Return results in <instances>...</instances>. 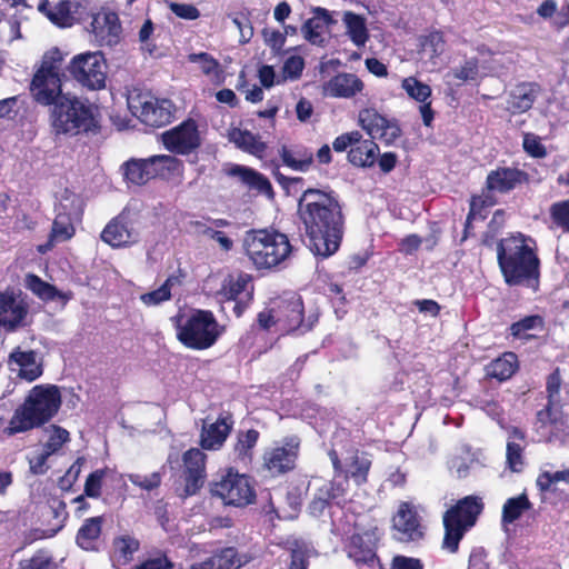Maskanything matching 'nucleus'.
<instances>
[{
    "label": "nucleus",
    "mask_w": 569,
    "mask_h": 569,
    "mask_svg": "<svg viewBox=\"0 0 569 569\" xmlns=\"http://www.w3.org/2000/svg\"><path fill=\"white\" fill-rule=\"evenodd\" d=\"M223 290L226 292V296L244 300V298L250 297L253 290L252 278L250 274L244 272L230 274L226 279Z\"/></svg>",
    "instance_id": "72a5a7b5"
},
{
    "label": "nucleus",
    "mask_w": 569,
    "mask_h": 569,
    "mask_svg": "<svg viewBox=\"0 0 569 569\" xmlns=\"http://www.w3.org/2000/svg\"><path fill=\"white\" fill-rule=\"evenodd\" d=\"M62 60L61 51L56 48L42 57L30 84L31 96L38 103L52 107L66 94L61 89Z\"/></svg>",
    "instance_id": "423d86ee"
},
{
    "label": "nucleus",
    "mask_w": 569,
    "mask_h": 569,
    "mask_svg": "<svg viewBox=\"0 0 569 569\" xmlns=\"http://www.w3.org/2000/svg\"><path fill=\"white\" fill-rule=\"evenodd\" d=\"M229 140L242 151L259 158H262L267 148L266 143L261 141V138L258 134H253L248 130H241L238 128H234L229 132Z\"/></svg>",
    "instance_id": "7c9ffc66"
},
{
    "label": "nucleus",
    "mask_w": 569,
    "mask_h": 569,
    "mask_svg": "<svg viewBox=\"0 0 569 569\" xmlns=\"http://www.w3.org/2000/svg\"><path fill=\"white\" fill-rule=\"evenodd\" d=\"M223 328L218 322H177V338L190 349L203 350L211 347Z\"/></svg>",
    "instance_id": "f8f14e48"
},
{
    "label": "nucleus",
    "mask_w": 569,
    "mask_h": 569,
    "mask_svg": "<svg viewBox=\"0 0 569 569\" xmlns=\"http://www.w3.org/2000/svg\"><path fill=\"white\" fill-rule=\"evenodd\" d=\"M24 284L29 290L42 299H53L56 296V288L44 282L36 274H27Z\"/></svg>",
    "instance_id": "3c124183"
},
{
    "label": "nucleus",
    "mask_w": 569,
    "mask_h": 569,
    "mask_svg": "<svg viewBox=\"0 0 569 569\" xmlns=\"http://www.w3.org/2000/svg\"><path fill=\"white\" fill-rule=\"evenodd\" d=\"M530 508L531 503L525 493L507 499L502 507V523L507 525L515 522Z\"/></svg>",
    "instance_id": "58836bf2"
},
{
    "label": "nucleus",
    "mask_w": 569,
    "mask_h": 569,
    "mask_svg": "<svg viewBox=\"0 0 569 569\" xmlns=\"http://www.w3.org/2000/svg\"><path fill=\"white\" fill-rule=\"evenodd\" d=\"M530 177L526 171L512 167H502L489 172L486 179L488 191L506 193L517 187L529 183Z\"/></svg>",
    "instance_id": "aec40b11"
},
{
    "label": "nucleus",
    "mask_w": 569,
    "mask_h": 569,
    "mask_svg": "<svg viewBox=\"0 0 569 569\" xmlns=\"http://www.w3.org/2000/svg\"><path fill=\"white\" fill-rule=\"evenodd\" d=\"M262 37L267 46L274 52H279L286 42V36L278 30L267 29L262 30Z\"/></svg>",
    "instance_id": "69168bd1"
},
{
    "label": "nucleus",
    "mask_w": 569,
    "mask_h": 569,
    "mask_svg": "<svg viewBox=\"0 0 569 569\" xmlns=\"http://www.w3.org/2000/svg\"><path fill=\"white\" fill-rule=\"evenodd\" d=\"M376 529L353 533L346 546L348 557L356 563H372L376 559Z\"/></svg>",
    "instance_id": "412c9836"
},
{
    "label": "nucleus",
    "mask_w": 569,
    "mask_h": 569,
    "mask_svg": "<svg viewBox=\"0 0 569 569\" xmlns=\"http://www.w3.org/2000/svg\"><path fill=\"white\" fill-rule=\"evenodd\" d=\"M162 142L171 152L188 154L201 144L196 121L189 119L162 133Z\"/></svg>",
    "instance_id": "2eb2a0df"
},
{
    "label": "nucleus",
    "mask_w": 569,
    "mask_h": 569,
    "mask_svg": "<svg viewBox=\"0 0 569 569\" xmlns=\"http://www.w3.org/2000/svg\"><path fill=\"white\" fill-rule=\"evenodd\" d=\"M298 213L310 250L323 258L333 254L343 234V217L338 201L321 190L308 189L299 199Z\"/></svg>",
    "instance_id": "f257e3e1"
},
{
    "label": "nucleus",
    "mask_w": 569,
    "mask_h": 569,
    "mask_svg": "<svg viewBox=\"0 0 569 569\" xmlns=\"http://www.w3.org/2000/svg\"><path fill=\"white\" fill-rule=\"evenodd\" d=\"M305 61L299 56L289 57L283 64V73L287 78L297 79L302 73Z\"/></svg>",
    "instance_id": "0e129e2a"
},
{
    "label": "nucleus",
    "mask_w": 569,
    "mask_h": 569,
    "mask_svg": "<svg viewBox=\"0 0 569 569\" xmlns=\"http://www.w3.org/2000/svg\"><path fill=\"white\" fill-rule=\"evenodd\" d=\"M49 437L47 442L43 446V449L48 451V453L54 455L57 453L62 446L70 440L69 432L56 425L50 426L46 429Z\"/></svg>",
    "instance_id": "de8ad7c7"
},
{
    "label": "nucleus",
    "mask_w": 569,
    "mask_h": 569,
    "mask_svg": "<svg viewBox=\"0 0 569 569\" xmlns=\"http://www.w3.org/2000/svg\"><path fill=\"white\" fill-rule=\"evenodd\" d=\"M127 478L132 485L140 489L151 491L160 486L162 475L158 471L150 475L129 473Z\"/></svg>",
    "instance_id": "603ef678"
},
{
    "label": "nucleus",
    "mask_w": 569,
    "mask_h": 569,
    "mask_svg": "<svg viewBox=\"0 0 569 569\" xmlns=\"http://www.w3.org/2000/svg\"><path fill=\"white\" fill-rule=\"evenodd\" d=\"M300 441L298 437L291 436L281 445L268 448L263 453V467L271 476L282 475L295 468L299 452Z\"/></svg>",
    "instance_id": "ddd939ff"
},
{
    "label": "nucleus",
    "mask_w": 569,
    "mask_h": 569,
    "mask_svg": "<svg viewBox=\"0 0 569 569\" xmlns=\"http://www.w3.org/2000/svg\"><path fill=\"white\" fill-rule=\"evenodd\" d=\"M101 239L113 248L137 243L140 239L137 216L129 210H123L104 227Z\"/></svg>",
    "instance_id": "9b49d317"
},
{
    "label": "nucleus",
    "mask_w": 569,
    "mask_h": 569,
    "mask_svg": "<svg viewBox=\"0 0 569 569\" xmlns=\"http://www.w3.org/2000/svg\"><path fill=\"white\" fill-rule=\"evenodd\" d=\"M363 89V82L353 73H339L322 86V94L332 98H352Z\"/></svg>",
    "instance_id": "5701e85b"
},
{
    "label": "nucleus",
    "mask_w": 569,
    "mask_h": 569,
    "mask_svg": "<svg viewBox=\"0 0 569 569\" xmlns=\"http://www.w3.org/2000/svg\"><path fill=\"white\" fill-rule=\"evenodd\" d=\"M49 120L56 136H77L96 126L92 106L69 92L50 108Z\"/></svg>",
    "instance_id": "20e7f679"
},
{
    "label": "nucleus",
    "mask_w": 569,
    "mask_h": 569,
    "mask_svg": "<svg viewBox=\"0 0 569 569\" xmlns=\"http://www.w3.org/2000/svg\"><path fill=\"white\" fill-rule=\"evenodd\" d=\"M91 31L94 41L101 47H113L122 38V27L118 14L107 9H102L93 16Z\"/></svg>",
    "instance_id": "a211bd4d"
},
{
    "label": "nucleus",
    "mask_w": 569,
    "mask_h": 569,
    "mask_svg": "<svg viewBox=\"0 0 569 569\" xmlns=\"http://www.w3.org/2000/svg\"><path fill=\"white\" fill-rule=\"evenodd\" d=\"M28 315V303L21 293L11 290L0 292V317L4 320H23Z\"/></svg>",
    "instance_id": "cd10ccee"
},
{
    "label": "nucleus",
    "mask_w": 569,
    "mask_h": 569,
    "mask_svg": "<svg viewBox=\"0 0 569 569\" xmlns=\"http://www.w3.org/2000/svg\"><path fill=\"white\" fill-rule=\"evenodd\" d=\"M523 449L525 445L507 440L506 463L512 472H520L525 467Z\"/></svg>",
    "instance_id": "49530a36"
},
{
    "label": "nucleus",
    "mask_w": 569,
    "mask_h": 569,
    "mask_svg": "<svg viewBox=\"0 0 569 569\" xmlns=\"http://www.w3.org/2000/svg\"><path fill=\"white\" fill-rule=\"evenodd\" d=\"M152 170L149 168L147 159H133L124 164V177L129 182L141 186L154 178Z\"/></svg>",
    "instance_id": "e433bc0d"
},
{
    "label": "nucleus",
    "mask_w": 569,
    "mask_h": 569,
    "mask_svg": "<svg viewBox=\"0 0 569 569\" xmlns=\"http://www.w3.org/2000/svg\"><path fill=\"white\" fill-rule=\"evenodd\" d=\"M523 149L525 151L535 158H545L547 154L546 148L540 142L538 136L533 133H526L523 136Z\"/></svg>",
    "instance_id": "bf43d9fd"
},
{
    "label": "nucleus",
    "mask_w": 569,
    "mask_h": 569,
    "mask_svg": "<svg viewBox=\"0 0 569 569\" xmlns=\"http://www.w3.org/2000/svg\"><path fill=\"white\" fill-rule=\"evenodd\" d=\"M497 258L509 286L538 288L540 261L522 236L501 239L497 246Z\"/></svg>",
    "instance_id": "f03ea898"
},
{
    "label": "nucleus",
    "mask_w": 569,
    "mask_h": 569,
    "mask_svg": "<svg viewBox=\"0 0 569 569\" xmlns=\"http://www.w3.org/2000/svg\"><path fill=\"white\" fill-rule=\"evenodd\" d=\"M233 421L231 417H220L216 422L203 425L200 436V445L204 450H219L229 436Z\"/></svg>",
    "instance_id": "393cba45"
},
{
    "label": "nucleus",
    "mask_w": 569,
    "mask_h": 569,
    "mask_svg": "<svg viewBox=\"0 0 569 569\" xmlns=\"http://www.w3.org/2000/svg\"><path fill=\"white\" fill-rule=\"evenodd\" d=\"M213 496L219 497L226 505L243 507L254 500V490L247 476L229 470L211 486Z\"/></svg>",
    "instance_id": "9d476101"
},
{
    "label": "nucleus",
    "mask_w": 569,
    "mask_h": 569,
    "mask_svg": "<svg viewBox=\"0 0 569 569\" xmlns=\"http://www.w3.org/2000/svg\"><path fill=\"white\" fill-rule=\"evenodd\" d=\"M395 538L401 542H416L423 538L425 526L413 506L402 502L393 517Z\"/></svg>",
    "instance_id": "dca6fc26"
},
{
    "label": "nucleus",
    "mask_w": 569,
    "mask_h": 569,
    "mask_svg": "<svg viewBox=\"0 0 569 569\" xmlns=\"http://www.w3.org/2000/svg\"><path fill=\"white\" fill-rule=\"evenodd\" d=\"M482 509L483 503L480 498L468 496L447 510L443 516L445 537L442 548L451 553L456 552L465 532L476 523Z\"/></svg>",
    "instance_id": "0eeeda50"
},
{
    "label": "nucleus",
    "mask_w": 569,
    "mask_h": 569,
    "mask_svg": "<svg viewBox=\"0 0 569 569\" xmlns=\"http://www.w3.org/2000/svg\"><path fill=\"white\" fill-rule=\"evenodd\" d=\"M73 233L74 228L71 223L70 217L64 213H58L52 224L50 242L44 247L41 246L39 250L44 252L46 249L52 247V241H66L70 239Z\"/></svg>",
    "instance_id": "a19ab883"
},
{
    "label": "nucleus",
    "mask_w": 569,
    "mask_h": 569,
    "mask_svg": "<svg viewBox=\"0 0 569 569\" xmlns=\"http://www.w3.org/2000/svg\"><path fill=\"white\" fill-rule=\"evenodd\" d=\"M181 281L176 276H170L167 280L156 290L141 295L140 299L146 306H158L163 301L171 298L173 288L179 287Z\"/></svg>",
    "instance_id": "ea45409f"
},
{
    "label": "nucleus",
    "mask_w": 569,
    "mask_h": 569,
    "mask_svg": "<svg viewBox=\"0 0 569 569\" xmlns=\"http://www.w3.org/2000/svg\"><path fill=\"white\" fill-rule=\"evenodd\" d=\"M539 93V86L536 83H521L510 93L508 104L513 113H521L529 110Z\"/></svg>",
    "instance_id": "c756f323"
},
{
    "label": "nucleus",
    "mask_w": 569,
    "mask_h": 569,
    "mask_svg": "<svg viewBox=\"0 0 569 569\" xmlns=\"http://www.w3.org/2000/svg\"><path fill=\"white\" fill-rule=\"evenodd\" d=\"M310 551L306 548H296L291 552L289 569H308Z\"/></svg>",
    "instance_id": "774afa93"
},
{
    "label": "nucleus",
    "mask_w": 569,
    "mask_h": 569,
    "mask_svg": "<svg viewBox=\"0 0 569 569\" xmlns=\"http://www.w3.org/2000/svg\"><path fill=\"white\" fill-rule=\"evenodd\" d=\"M553 222L569 232V200L556 202L550 208Z\"/></svg>",
    "instance_id": "864d4df0"
},
{
    "label": "nucleus",
    "mask_w": 569,
    "mask_h": 569,
    "mask_svg": "<svg viewBox=\"0 0 569 569\" xmlns=\"http://www.w3.org/2000/svg\"><path fill=\"white\" fill-rule=\"evenodd\" d=\"M420 47L422 53L430 59H436L445 52L446 41L442 32L432 31L428 36L420 38Z\"/></svg>",
    "instance_id": "c03bdc74"
},
{
    "label": "nucleus",
    "mask_w": 569,
    "mask_h": 569,
    "mask_svg": "<svg viewBox=\"0 0 569 569\" xmlns=\"http://www.w3.org/2000/svg\"><path fill=\"white\" fill-rule=\"evenodd\" d=\"M61 406V395L57 386H34L24 402L14 410L3 435L11 437L29 431L49 421Z\"/></svg>",
    "instance_id": "7ed1b4c3"
},
{
    "label": "nucleus",
    "mask_w": 569,
    "mask_h": 569,
    "mask_svg": "<svg viewBox=\"0 0 569 569\" xmlns=\"http://www.w3.org/2000/svg\"><path fill=\"white\" fill-rule=\"evenodd\" d=\"M106 473L104 469H98L88 476L84 483L86 496L90 498H98L101 495V486Z\"/></svg>",
    "instance_id": "6e6d98bb"
},
{
    "label": "nucleus",
    "mask_w": 569,
    "mask_h": 569,
    "mask_svg": "<svg viewBox=\"0 0 569 569\" xmlns=\"http://www.w3.org/2000/svg\"><path fill=\"white\" fill-rule=\"evenodd\" d=\"M207 456L198 448H191L183 453L184 496H192L203 486L206 479Z\"/></svg>",
    "instance_id": "6ab92c4d"
},
{
    "label": "nucleus",
    "mask_w": 569,
    "mask_h": 569,
    "mask_svg": "<svg viewBox=\"0 0 569 569\" xmlns=\"http://www.w3.org/2000/svg\"><path fill=\"white\" fill-rule=\"evenodd\" d=\"M359 124L371 137L386 144H391L400 137L401 130L393 121L381 116L376 109H363L359 112Z\"/></svg>",
    "instance_id": "f3484780"
},
{
    "label": "nucleus",
    "mask_w": 569,
    "mask_h": 569,
    "mask_svg": "<svg viewBox=\"0 0 569 569\" xmlns=\"http://www.w3.org/2000/svg\"><path fill=\"white\" fill-rule=\"evenodd\" d=\"M247 308V301L227 296L222 301L221 310L226 318H240Z\"/></svg>",
    "instance_id": "4d7b16f0"
},
{
    "label": "nucleus",
    "mask_w": 569,
    "mask_h": 569,
    "mask_svg": "<svg viewBox=\"0 0 569 569\" xmlns=\"http://www.w3.org/2000/svg\"><path fill=\"white\" fill-rule=\"evenodd\" d=\"M169 8L177 17L181 19L196 20L200 17L199 10L190 3L170 2Z\"/></svg>",
    "instance_id": "e2e57ef3"
},
{
    "label": "nucleus",
    "mask_w": 569,
    "mask_h": 569,
    "mask_svg": "<svg viewBox=\"0 0 569 569\" xmlns=\"http://www.w3.org/2000/svg\"><path fill=\"white\" fill-rule=\"evenodd\" d=\"M247 256L258 269H271L288 259L292 251L287 234L276 230H250L243 239Z\"/></svg>",
    "instance_id": "39448f33"
},
{
    "label": "nucleus",
    "mask_w": 569,
    "mask_h": 569,
    "mask_svg": "<svg viewBox=\"0 0 569 569\" xmlns=\"http://www.w3.org/2000/svg\"><path fill=\"white\" fill-rule=\"evenodd\" d=\"M518 369V359L513 352H505L492 360L487 367V375L499 381L508 380Z\"/></svg>",
    "instance_id": "473e14b6"
},
{
    "label": "nucleus",
    "mask_w": 569,
    "mask_h": 569,
    "mask_svg": "<svg viewBox=\"0 0 569 569\" xmlns=\"http://www.w3.org/2000/svg\"><path fill=\"white\" fill-rule=\"evenodd\" d=\"M128 106L141 122L150 127L166 126L172 118V102L168 99H158L149 93L129 96Z\"/></svg>",
    "instance_id": "1a4fd4ad"
},
{
    "label": "nucleus",
    "mask_w": 569,
    "mask_h": 569,
    "mask_svg": "<svg viewBox=\"0 0 569 569\" xmlns=\"http://www.w3.org/2000/svg\"><path fill=\"white\" fill-rule=\"evenodd\" d=\"M107 62L101 52H84L74 56L68 70L72 78L82 87L90 90L104 88L107 79Z\"/></svg>",
    "instance_id": "6e6552de"
},
{
    "label": "nucleus",
    "mask_w": 569,
    "mask_h": 569,
    "mask_svg": "<svg viewBox=\"0 0 569 569\" xmlns=\"http://www.w3.org/2000/svg\"><path fill=\"white\" fill-rule=\"evenodd\" d=\"M336 473L337 475H336L333 481L329 482V485H326V487H327L326 495L329 496L330 500L341 497L346 492L347 487H348L349 478H346V475H343V473H340V472H336Z\"/></svg>",
    "instance_id": "680f3d73"
},
{
    "label": "nucleus",
    "mask_w": 569,
    "mask_h": 569,
    "mask_svg": "<svg viewBox=\"0 0 569 569\" xmlns=\"http://www.w3.org/2000/svg\"><path fill=\"white\" fill-rule=\"evenodd\" d=\"M190 62L198 63L201 71L211 78H219V62L206 52L191 53L188 56Z\"/></svg>",
    "instance_id": "8fccbe9b"
},
{
    "label": "nucleus",
    "mask_w": 569,
    "mask_h": 569,
    "mask_svg": "<svg viewBox=\"0 0 569 569\" xmlns=\"http://www.w3.org/2000/svg\"><path fill=\"white\" fill-rule=\"evenodd\" d=\"M280 156L283 163L296 171H306L312 163V152L306 150L292 152L282 147Z\"/></svg>",
    "instance_id": "37998d69"
},
{
    "label": "nucleus",
    "mask_w": 569,
    "mask_h": 569,
    "mask_svg": "<svg viewBox=\"0 0 569 569\" xmlns=\"http://www.w3.org/2000/svg\"><path fill=\"white\" fill-rule=\"evenodd\" d=\"M402 88L412 99L421 102L420 113L422 117V121L425 126H431L433 120V111L431 109V103L426 102L428 98L431 96V89L428 84L420 82L413 77H409L403 79Z\"/></svg>",
    "instance_id": "a878e982"
},
{
    "label": "nucleus",
    "mask_w": 569,
    "mask_h": 569,
    "mask_svg": "<svg viewBox=\"0 0 569 569\" xmlns=\"http://www.w3.org/2000/svg\"><path fill=\"white\" fill-rule=\"evenodd\" d=\"M9 366L11 370H18V376L29 382L34 381L42 375V366L37 359V353L32 350H13L9 356Z\"/></svg>",
    "instance_id": "b1692460"
},
{
    "label": "nucleus",
    "mask_w": 569,
    "mask_h": 569,
    "mask_svg": "<svg viewBox=\"0 0 569 569\" xmlns=\"http://www.w3.org/2000/svg\"><path fill=\"white\" fill-rule=\"evenodd\" d=\"M133 569H176V565L162 551H158L153 557H149Z\"/></svg>",
    "instance_id": "5fc2aeb1"
},
{
    "label": "nucleus",
    "mask_w": 569,
    "mask_h": 569,
    "mask_svg": "<svg viewBox=\"0 0 569 569\" xmlns=\"http://www.w3.org/2000/svg\"><path fill=\"white\" fill-rule=\"evenodd\" d=\"M258 439L259 432L254 429L240 433L234 446L237 457L242 461L250 459V451L256 446Z\"/></svg>",
    "instance_id": "09e8293b"
},
{
    "label": "nucleus",
    "mask_w": 569,
    "mask_h": 569,
    "mask_svg": "<svg viewBox=\"0 0 569 569\" xmlns=\"http://www.w3.org/2000/svg\"><path fill=\"white\" fill-rule=\"evenodd\" d=\"M379 154V147L372 140H363L361 143L353 146L348 152V160L357 167H372Z\"/></svg>",
    "instance_id": "2f4dec72"
},
{
    "label": "nucleus",
    "mask_w": 569,
    "mask_h": 569,
    "mask_svg": "<svg viewBox=\"0 0 569 569\" xmlns=\"http://www.w3.org/2000/svg\"><path fill=\"white\" fill-rule=\"evenodd\" d=\"M227 173L230 177L237 178L242 184L250 189H254L269 197L272 196V187L269 180L251 168L234 164L227 171Z\"/></svg>",
    "instance_id": "bb28decb"
},
{
    "label": "nucleus",
    "mask_w": 569,
    "mask_h": 569,
    "mask_svg": "<svg viewBox=\"0 0 569 569\" xmlns=\"http://www.w3.org/2000/svg\"><path fill=\"white\" fill-rule=\"evenodd\" d=\"M148 166L154 171V178H167L169 174L179 170L180 161L169 154L152 156L147 159Z\"/></svg>",
    "instance_id": "79ce46f5"
},
{
    "label": "nucleus",
    "mask_w": 569,
    "mask_h": 569,
    "mask_svg": "<svg viewBox=\"0 0 569 569\" xmlns=\"http://www.w3.org/2000/svg\"><path fill=\"white\" fill-rule=\"evenodd\" d=\"M139 546V541L130 536H123L114 540V548L124 560H129L138 551Z\"/></svg>",
    "instance_id": "13d9d810"
},
{
    "label": "nucleus",
    "mask_w": 569,
    "mask_h": 569,
    "mask_svg": "<svg viewBox=\"0 0 569 569\" xmlns=\"http://www.w3.org/2000/svg\"><path fill=\"white\" fill-rule=\"evenodd\" d=\"M342 21L346 26V33L350 40L357 46H365L369 34L366 26V19L362 16L346 11L342 17Z\"/></svg>",
    "instance_id": "f704fd0d"
},
{
    "label": "nucleus",
    "mask_w": 569,
    "mask_h": 569,
    "mask_svg": "<svg viewBox=\"0 0 569 569\" xmlns=\"http://www.w3.org/2000/svg\"><path fill=\"white\" fill-rule=\"evenodd\" d=\"M311 12L313 16L303 23L301 32L311 44L322 46L326 30L337 21L325 8L316 7L312 8Z\"/></svg>",
    "instance_id": "4be33fe9"
},
{
    "label": "nucleus",
    "mask_w": 569,
    "mask_h": 569,
    "mask_svg": "<svg viewBox=\"0 0 569 569\" xmlns=\"http://www.w3.org/2000/svg\"><path fill=\"white\" fill-rule=\"evenodd\" d=\"M38 9L53 23L67 26L72 18L74 4L71 0H40Z\"/></svg>",
    "instance_id": "c85d7f7f"
},
{
    "label": "nucleus",
    "mask_w": 569,
    "mask_h": 569,
    "mask_svg": "<svg viewBox=\"0 0 569 569\" xmlns=\"http://www.w3.org/2000/svg\"><path fill=\"white\" fill-rule=\"evenodd\" d=\"M212 559L214 560L216 569H240L250 560L248 556L239 555L232 547L219 550L212 556Z\"/></svg>",
    "instance_id": "4c0bfd02"
},
{
    "label": "nucleus",
    "mask_w": 569,
    "mask_h": 569,
    "mask_svg": "<svg viewBox=\"0 0 569 569\" xmlns=\"http://www.w3.org/2000/svg\"><path fill=\"white\" fill-rule=\"evenodd\" d=\"M52 456L47 450L42 449L40 453H37L29 458L30 471L33 475H44L48 470L47 460Z\"/></svg>",
    "instance_id": "338daca9"
},
{
    "label": "nucleus",
    "mask_w": 569,
    "mask_h": 569,
    "mask_svg": "<svg viewBox=\"0 0 569 569\" xmlns=\"http://www.w3.org/2000/svg\"><path fill=\"white\" fill-rule=\"evenodd\" d=\"M447 77L462 82L477 81L479 78V60L477 58L467 59L463 64L451 69Z\"/></svg>",
    "instance_id": "a18cd8bd"
},
{
    "label": "nucleus",
    "mask_w": 569,
    "mask_h": 569,
    "mask_svg": "<svg viewBox=\"0 0 569 569\" xmlns=\"http://www.w3.org/2000/svg\"><path fill=\"white\" fill-rule=\"evenodd\" d=\"M101 533V518L93 517L84 521L77 533V543L83 550H93Z\"/></svg>",
    "instance_id": "c9c22d12"
},
{
    "label": "nucleus",
    "mask_w": 569,
    "mask_h": 569,
    "mask_svg": "<svg viewBox=\"0 0 569 569\" xmlns=\"http://www.w3.org/2000/svg\"><path fill=\"white\" fill-rule=\"evenodd\" d=\"M329 457L336 472L346 475V478L352 479L357 486L367 482L371 460L366 452L352 450L340 458L338 452L332 449Z\"/></svg>",
    "instance_id": "4468645a"
},
{
    "label": "nucleus",
    "mask_w": 569,
    "mask_h": 569,
    "mask_svg": "<svg viewBox=\"0 0 569 569\" xmlns=\"http://www.w3.org/2000/svg\"><path fill=\"white\" fill-rule=\"evenodd\" d=\"M493 201L489 194L475 196L470 201V211L466 220V232L469 230L471 220L480 213L481 209L486 206H492Z\"/></svg>",
    "instance_id": "052dcab7"
}]
</instances>
